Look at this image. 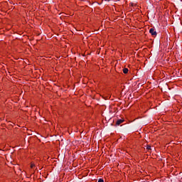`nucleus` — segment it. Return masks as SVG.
Wrapping results in <instances>:
<instances>
[{"label": "nucleus", "mask_w": 182, "mask_h": 182, "mask_svg": "<svg viewBox=\"0 0 182 182\" xmlns=\"http://www.w3.org/2000/svg\"><path fill=\"white\" fill-rule=\"evenodd\" d=\"M149 33H151L152 36H157V32L154 28L149 29Z\"/></svg>", "instance_id": "1"}, {"label": "nucleus", "mask_w": 182, "mask_h": 182, "mask_svg": "<svg viewBox=\"0 0 182 182\" xmlns=\"http://www.w3.org/2000/svg\"><path fill=\"white\" fill-rule=\"evenodd\" d=\"M123 73H125V74L128 73H129V69L128 68H124L123 69Z\"/></svg>", "instance_id": "3"}, {"label": "nucleus", "mask_w": 182, "mask_h": 182, "mask_svg": "<svg viewBox=\"0 0 182 182\" xmlns=\"http://www.w3.org/2000/svg\"><path fill=\"white\" fill-rule=\"evenodd\" d=\"M33 167H35V164H31V168H33Z\"/></svg>", "instance_id": "5"}, {"label": "nucleus", "mask_w": 182, "mask_h": 182, "mask_svg": "<svg viewBox=\"0 0 182 182\" xmlns=\"http://www.w3.org/2000/svg\"><path fill=\"white\" fill-rule=\"evenodd\" d=\"M123 122H124L123 119H118L116 122L117 126H120Z\"/></svg>", "instance_id": "2"}, {"label": "nucleus", "mask_w": 182, "mask_h": 182, "mask_svg": "<svg viewBox=\"0 0 182 182\" xmlns=\"http://www.w3.org/2000/svg\"><path fill=\"white\" fill-rule=\"evenodd\" d=\"M98 182H105V181H104L103 179H102V178H100V179L98 180Z\"/></svg>", "instance_id": "6"}, {"label": "nucleus", "mask_w": 182, "mask_h": 182, "mask_svg": "<svg viewBox=\"0 0 182 182\" xmlns=\"http://www.w3.org/2000/svg\"><path fill=\"white\" fill-rule=\"evenodd\" d=\"M151 149V146H149V145L146 146V149H147V150H150Z\"/></svg>", "instance_id": "4"}]
</instances>
